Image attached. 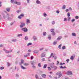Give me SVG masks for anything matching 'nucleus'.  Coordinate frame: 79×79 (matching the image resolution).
I'll list each match as a JSON object with an SVG mask.
<instances>
[{"label": "nucleus", "mask_w": 79, "mask_h": 79, "mask_svg": "<svg viewBox=\"0 0 79 79\" xmlns=\"http://www.w3.org/2000/svg\"><path fill=\"white\" fill-rule=\"evenodd\" d=\"M69 10L70 11H72V10H73V9H72V8H71V7L69 8Z\"/></svg>", "instance_id": "bf43d9fd"}, {"label": "nucleus", "mask_w": 79, "mask_h": 79, "mask_svg": "<svg viewBox=\"0 0 79 79\" xmlns=\"http://www.w3.org/2000/svg\"><path fill=\"white\" fill-rule=\"evenodd\" d=\"M4 50H5V52H6L7 53H10L9 51H7L5 49H4Z\"/></svg>", "instance_id": "a19ab883"}, {"label": "nucleus", "mask_w": 79, "mask_h": 79, "mask_svg": "<svg viewBox=\"0 0 79 79\" xmlns=\"http://www.w3.org/2000/svg\"><path fill=\"white\" fill-rule=\"evenodd\" d=\"M6 11H8V12H9L10 11V8H7L6 9Z\"/></svg>", "instance_id": "c85d7f7f"}, {"label": "nucleus", "mask_w": 79, "mask_h": 79, "mask_svg": "<svg viewBox=\"0 0 79 79\" xmlns=\"http://www.w3.org/2000/svg\"><path fill=\"white\" fill-rule=\"evenodd\" d=\"M7 19H8V20H11V18L9 17L7 18Z\"/></svg>", "instance_id": "e2e57ef3"}, {"label": "nucleus", "mask_w": 79, "mask_h": 79, "mask_svg": "<svg viewBox=\"0 0 79 79\" xmlns=\"http://www.w3.org/2000/svg\"><path fill=\"white\" fill-rule=\"evenodd\" d=\"M30 54H31V53H30V52L27 53V56H30Z\"/></svg>", "instance_id": "8fccbe9b"}, {"label": "nucleus", "mask_w": 79, "mask_h": 79, "mask_svg": "<svg viewBox=\"0 0 79 79\" xmlns=\"http://www.w3.org/2000/svg\"><path fill=\"white\" fill-rule=\"evenodd\" d=\"M18 18L19 19H21V16L20 15V16H19L18 17Z\"/></svg>", "instance_id": "0e129e2a"}, {"label": "nucleus", "mask_w": 79, "mask_h": 79, "mask_svg": "<svg viewBox=\"0 0 79 79\" xmlns=\"http://www.w3.org/2000/svg\"><path fill=\"white\" fill-rule=\"evenodd\" d=\"M22 36H23V34H18L17 35V37H21Z\"/></svg>", "instance_id": "b1692460"}, {"label": "nucleus", "mask_w": 79, "mask_h": 79, "mask_svg": "<svg viewBox=\"0 0 79 79\" xmlns=\"http://www.w3.org/2000/svg\"><path fill=\"white\" fill-rule=\"evenodd\" d=\"M14 3L15 4H16V5H21V3L20 2H17V1H15L14 2Z\"/></svg>", "instance_id": "39448f33"}, {"label": "nucleus", "mask_w": 79, "mask_h": 79, "mask_svg": "<svg viewBox=\"0 0 79 79\" xmlns=\"http://www.w3.org/2000/svg\"><path fill=\"white\" fill-rule=\"evenodd\" d=\"M52 35L54 36L55 35V32H52Z\"/></svg>", "instance_id": "5fc2aeb1"}, {"label": "nucleus", "mask_w": 79, "mask_h": 79, "mask_svg": "<svg viewBox=\"0 0 79 79\" xmlns=\"http://www.w3.org/2000/svg\"><path fill=\"white\" fill-rule=\"evenodd\" d=\"M10 16V15L8 14L6 15V18H7Z\"/></svg>", "instance_id": "58836bf2"}, {"label": "nucleus", "mask_w": 79, "mask_h": 79, "mask_svg": "<svg viewBox=\"0 0 79 79\" xmlns=\"http://www.w3.org/2000/svg\"><path fill=\"white\" fill-rule=\"evenodd\" d=\"M21 10H18L16 11L17 13H20V12H21Z\"/></svg>", "instance_id": "3c124183"}, {"label": "nucleus", "mask_w": 79, "mask_h": 79, "mask_svg": "<svg viewBox=\"0 0 79 79\" xmlns=\"http://www.w3.org/2000/svg\"><path fill=\"white\" fill-rule=\"evenodd\" d=\"M30 20L29 19H27L26 23L29 24V23H30Z\"/></svg>", "instance_id": "f8f14e48"}, {"label": "nucleus", "mask_w": 79, "mask_h": 79, "mask_svg": "<svg viewBox=\"0 0 79 79\" xmlns=\"http://www.w3.org/2000/svg\"><path fill=\"white\" fill-rule=\"evenodd\" d=\"M45 53L43 52L41 54V57L44 58V57H45Z\"/></svg>", "instance_id": "423d86ee"}, {"label": "nucleus", "mask_w": 79, "mask_h": 79, "mask_svg": "<svg viewBox=\"0 0 79 79\" xmlns=\"http://www.w3.org/2000/svg\"><path fill=\"white\" fill-rule=\"evenodd\" d=\"M23 64L24 65V66H28L29 65V64L27 63H25L24 64Z\"/></svg>", "instance_id": "e433bc0d"}, {"label": "nucleus", "mask_w": 79, "mask_h": 79, "mask_svg": "<svg viewBox=\"0 0 79 79\" xmlns=\"http://www.w3.org/2000/svg\"><path fill=\"white\" fill-rule=\"evenodd\" d=\"M41 61H45V58H43L41 59Z\"/></svg>", "instance_id": "37998d69"}, {"label": "nucleus", "mask_w": 79, "mask_h": 79, "mask_svg": "<svg viewBox=\"0 0 79 79\" xmlns=\"http://www.w3.org/2000/svg\"><path fill=\"white\" fill-rule=\"evenodd\" d=\"M50 67L51 68H53V66H54L53 64V63H51L50 64Z\"/></svg>", "instance_id": "cd10ccee"}, {"label": "nucleus", "mask_w": 79, "mask_h": 79, "mask_svg": "<svg viewBox=\"0 0 79 79\" xmlns=\"http://www.w3.org/2000/svg\"><path fill=\"white\" fill-rule=\"evenodd\" d=\"M21 63L22 64H23L24 63V60L23 59L21 60Z\"/></svg>", "instance_id": "a18cd8bd"}, {"label": "nucleus", "mask_w": 79, "mask_h": 79, "mask_svg": "<svg viewBox=\"0 0 79 79\" xmlns=\"http://www.w3.org/2000/svg\"><path fill=\"white\" fill-rule=\"evenodd\" d=\"M21 30L24 32H27L28 31V29L26 27L23 28L21 29Z\"/></svg>", "instance_id": "f03ea898"}, {"label": "nucleus", "mask_w": 79, "mask_h": 79, "mask_svg": "<svg viewBox=\"0 0 79 79\" xmlns=\"http://www.w3.org/2000/svg\"><path fill=\"white\" fill-rule=\"evenodd\" d=\"M51 32H54L55 31V29L53 28H52L51 29Z\"/></svg>", "instance_id": "412c9836"}, {"label": "nucleus", "mask_w": 79, "mask_h": 79, "mask_svg": "<svg viewBox=\"0 0 79 79\" xmlns=\"http://www.w3.org/2000/svg\"><path fill=\"white\" fill-rule=\"evenodd\" d=\"M21 24L19 25L20 28H23L25 26V23H21Z\"/></svg>", "instance_id": "20e7f679"}, {"label": "nucleus", "mask_w": 79, "mask_h": 79, "mask_svg": "<svg viewBox=\"0 0 79 79\" xmlns=\"http://www.w3.org/2000/svg\"><path fill=\"white\" fill-rule=\"evenodd\" d=\"M29 39V37L27 36H25L24 38L25 40H28Z\"/></svg>", "instance_id": "6e6552de"}, {"label": "nucleus", "mask_w": 79, "mask_h": 79, "mask_svg": "<svg viewBox=\"0 0 79 79\" xmlns=\"http://www.w3.org/2000/svg\"><path fill=\"white\" fill-rule=\"evenodd\" d=\"M35 77L36 79H39V77L38 75H37V74L35 75Z\"/></svg>", "instance_id": "bb28decb"}, {"label": "nucleus", "mask_w": 79, "mask_h": 79, "mask_svg": "<svg viewBox=\"0 0 79 79\" xmlns=\"http://www.w3.org/2000/svg\"><path fill=\"white\" fill-rule=\"evenodd\" d=\"M48 39L49 40H51V35H49L48 36Z\"/></svg>", "instance_id": "6ab92c4d"}, {"label": "nucleus", "mask_w": 79, "mask_h": 79, "mask_svg": "<svg viewBox=\"0 0 79 79\" xmlns=\"http://www.w3.org/2000/svg\"><path fill=\"white\" fill-rule=\"evenodd\" d=\"M60 69H65V68H66V66L63 67L62 66H61L60 67Z\"/></svg>", "instance_id": "4be33fe9"}, {"label": "nucleus", "mask_w": 79, "mask_h": 79, "mask_svg": "<svg viewBox=\"0 0 79 79\" xmlns=\"http://www.w3.org/2000/svg\"><path fill=\"white\" fill-rule=\"evenodd\" d=\"M43 16H44V17H46L47 16V14L45 13H44L43 14Z\"/></svg>", "instance_id": "c756f323"}, {"label": "nucleus", "mask_w": 79, "mask_h": 79, "mask_svg": "<svg viewBox=\"0 0 79 79\" xmlns=\"http://www.w3.org/2000/svg\"><path fill=\"white\" fill-rule=\"evenodd\" d=\"M70 19H71V17H69L68 18V21H70Z\"/></svg>", "instance_id": "864d4df0"}, {"label": "nucleus", "mask_w": 79, "mask_h": 79, "mask_svg": "<svg viewBox=\"0 0 79 79\" xmlns=\"http://www.w3.org/2000/svg\"><path fill=\"white\" fill-rule=\"evenodd\" d=\"M32 45V43H29L28 44H27V46H29V45Z\"/></svg>", "instance_id": "4c0bfd02"}, {"label": "nucleus", "mask_w": 79, "mask_h": 79, "mask_svg": "<svg viewBox=\"0 0 79 79\" xmlns=\"http://www.w3.org/2000/svg\"><path fill=\"white\" fill-rule=\"evenodd\" d=\"M15 77L16 79H18V78H19V76L18 74H16L15 75Z\"/></svg>", "instance_id": "ddd939ff"}, {"label": "nucleus", "mask_w": 79, "mask_h": 79, "mask_svg": "<svg viewBox=\"0 0 79 79\" xmlns=\"http://www.w3.org/2000/svg\"><path fill=\"white\" fill-rule=\"evenodd\" d=\"M46 9H48V10H50L51 9V8H50V6H48L46 7Z\"/></svg>", "instance_id": "5701e85b"}, {"label": "nucleus", "mask_w": 79, "mask_h": 79, "mask_svg": "<svg viewBox=\"0 0 79 79\" xmlns=\"http://www.w3.org/2000/svg\"><path fill=\"white\" fill-rule=\"evenodd\" d=\"M47 64H45L44 65V68L45 69L47 67Z\"/></svg>", "instance_id": "f704fd0d"}, {"label": "nucleus", "mask_w": 79, "mask_h": 79, "mask_svg": "<svg viewBox=\"0 0 79 79\" xmlns=\"http://www.w3.org/2000/svg\"><path fill=\"white\" fill-rule=\"evenodd\" d=\"M61 45H62L61 44H60V45H59V46H58L59 48L60 49H61Z\"/></svg>", "instance_id": "c9c22d12"}, {"label": "nucleus", "mask_w": 79, "mask_h": 79, "mask_svg": "<svg viewBox=\"0 0 79 79\" xmlns=\"http://www.w3.org/2000/svg\"><path fill=\"white\" fill-rule=\"evenodd\" d=\"M31 64L32 65H34V62L33 61H31Z\"/></svg>", "instance_id": "de8ad7c7"}, {"label": "nucleus", "mask_w": 79, "mask_h": 79, "mask_svg": "<svg viewBox=\"0 0 79 79\" xmlns=\"http://www.w3.org/2000/svg\"><path fill=\"white\" fill-rule=\"evenodd\" d=\"M64 21L66 22L68 21V19H67V18H64Z\"/></svg>", "instance_id": "79ce46f5"}, {"label": "nucleus", "mask_w": 79, "mask_h": 79, "mask_svg": "<svg viewBox=\"0 0 79 79\" xmlns=\"http://www.w3.org/2000/svg\"><path fill=\"white\" fill-rule=\"evenodd\" d=\"M72 35L74 37H76V34L75 33L73 32L72 34Z\"/></svg>", "instance_id": "9d476101"}, {"label": "nucleus", "mask_w": 79, "mask_h": 79, "mask_svg": "<svg viewBox=\"0 0 79 79\" xmlns=\"http://www.w3.org/2000/svg\"><path fill=\"white\" fill-rule=\"evenodd\" d=\"M33 53H39V51L37 50H35L33 51Z\"/></svg>", "instance_id": "393cba45"}, {"label": "nucleus", "mask_w": 79, "mask_h": 79, "mask_svg": "<svg viewBox=\"0 0 79 79\" xmlns=\"http://www.w3.org/2000/svg\"><path fill=\"white\" fill-rule=\"evenodd\" d=\"M61 36H59L57 39V40H60L61 39Z\"/></svg>", "instance_id": "dca6fc26"}, {"label": "nucleus", "mask_w": 79, "mask_h": 79, "mask_svg": "<svg viewBox=\"0 0 79 79\" xmlns=\"http://www.w3.org/2000/svg\"><path fill=\"white\" fill-rule=\"evenodd\" d=\"M34 58V56H31V60H33V59Z\"/></svg>", "instance_id": "774afa93"}, {"label": "nucleus", "mask_w": 79, "mask_h": 79, "mask_svg": "<svg viewBox=\"0 0 79 79\" xmlns=\"http://www.w3.org/2000/svg\"><path fill=\"white\" fill-rule=\"evenodd\" d=\"M36 3L37 4H40V2L39 0H37L36 1Z\"/></svg>", "instance_id": "a878e982"}, {"label": "nucleus", "mask_w": 79, "mask_h": 79, "mask_svg": "<svg viewBox=\"0 0 79 79\" xmlns=\"http://www.w3.org/2000/svg\"><path fill=\"white\" fill-rule=\"evenodd\" d=\"M75 21V19H73L71 20V22H74Z\"/></svg>", "instance_id": "09e8293b"}, {"label": "nucleus", "mask_w": 79, "mask_h": 79, "mask_svg": "<svg viewBox=\"0 0 79 79\" xmlns=\"http://www.w3.org/2000/svg\"><path fill=\"white\" fill-rule=\"evenodd\" d=\"M52 67L53 68H53L54 70H56V69H57V67H56V66L54 65Z\"/></svg>", "instance_id": "1a4fd4ad"}, {"label": "nucleus", "mask_w": 79, "mask_h": 79, "mask_svg": "<svg viewBox=\"0 0 79 79\" xmlns=\"http://www.w3.org/2000/svg\"><path fill=\"white\" fill-rule=\"evenodd\" d=\"M32 38H33V39L34 40V41L37 40V38L35 36H33Z\"/></svg>", "instance_id": "0eeeda50"}, {"label": "nucleus", "mask_w": 79, "mask_h": 79, "mask_svg": "<svg viewBox=\"0 0 79 79\" xmlns=\"http://www.w3.org/2000/svg\"><path fill=\"white\" fill-rule=\"evenodd\" d=\"M67 15H68V17H69V16H70V14L69 13H68Z\"/></svg>", "instance_id": "13d9d810"}, {"label": "nucleus", "mask_w": 79, "mask_h": 79, "mask_svg": "<svg viewBox=\"0 0 79 79\" xmlns=\"http://www.w3.org/2000/svg\"><path fill=\"white\" fill-rule=\"evenodd\" d=\"M56 13H57V14H59V13H60V11L58 10H57L56 11Z\"/></svg>", "instance_id": "603ef678"}, {"label": "nucleus", "mask_w": 79, "mask_h": 79, "mask_svg": "<svg viewBox=\"0 0 79 79\" xmlns=\"http://www.w3.org/2000/svg\"><path fill=\"white\" fill-rule=\"evenodd\" d=\"M21 68H22V69H26V68L23 67L22 65H21Z\"/></svg>", "instance_id": "473e14b6"}, {"label": "nucleus", "mask_w": 79, "mask_h": 79, "mask_svg": "<svg viewBox=\"0 0 79 79\" xmlns=\"http://www.w3.org/2000/svg\"><path fill=\"white\" fill-rule=\"evenodd\" d=\"M41 76L43 78H46V75L45 74H42Z\"/></svg>", "instance_id": "9b49d317"}, {"label": "nucleus", "mask_w": 79, "mask_h": 79, "mask_svg": "<svg viewBox=\"0 0 79 79\" xmlns=\"http://www.w3.org/2000/svg\"><path fill=\"white\" fill-rule=\"evenodd\" d=\"M32 68H33L34 69H36V66L35 65H33L32 66Z\"/></svg>", "instance_id": "72a5a7b5"}, {"label": "nucleus", "mask_w": 79, "mask_h": 79, "mask_svg": "<svg viewBox=\"0 0 79 79\" xmlns=\"http://www.w3.org/2000/svg\"><path fill=\"white\" fill-rule=\"evenodd\" d=\"M56 44H57V43L56 42H55V41L53 43V45H56Z\"/></svg>", "instance_id": "49530a36"}, {"label": "nucleus", "mask_w": 79, "mask_h": 79, "mask_svg": "<svg viewBox=\"0 0 79 79\" xmlns=\"http://www.w3.org/2000/svg\"><path fill=\"white\" fill-rule=\"evenodd\" d=\"M10 2L12 3H13V2H14V0H10Z\"/></svg>", "instance_id": "052dcab7"}, {"label": "nucleus", "mask_w": 79, "mask_h": 79, "mask_svg": "<svg viewBox=\"0 0 79 79\" xmlns=\"http://www.w3.org/2000/svg\"><path fill=\"white\" fill-rule=\"evenodd\" d=\"M76 19H78L79 18V16H76L75 17Z\"/></svg>", "instance_id": "69168bd1"}, {"label": "nucleus", "mask_w": 79, "mask_h": 79, "mask_svg": "<svg viewBox=\"0 0 79 79\" xmlns=\"http://www.w3.org/2000/svg\"><path fill=\"white\" fill-rule=\"evenodd\" d=\"M2 15L3 18V19H5L6 18V16H5V14L4 13H2Z\"/></svg>", "instance_id": "2eb2a0df"}, {"label": "nucleus", "mask_w": 79, "mask_h": 79, "mask_svg": "<svg viewBox=\"0 0 79 79\" xmlns=\"http://www.w3.org/2000/svg\"><path fill=\"white\" fill-rule=\"evenodd\" d=\"M63 64H65V63H62L61 62L60 63V66H63Z\"/></svg>", "instance_id": "ea45409f"}, {"label": "nucleus", "mask_w": 79, "mask_h": 79, "mask_svg": "<svg viewBox=\"0 0 79 79\" xmlns=\"http://www.w3.org/2000/svg\"><path fill=\"white\" fill-rule=\"evenodd\" d=\"M66 8V6H65V5H64L63 7H62V9H63L64 10Z\"/></svg>", "instance_id": "c03bdc74"}, {"label": "nucleus", "mask_w": 79, "mask_h": 79, "mask_svg": "<svg viewBox=\"0 0 79 79\" xmlns=\"http://www.w3.org/2000/svg\"><path fill=\"white\" fill-rule=\"evenodd\" d=\"M44 48H40V51H42V50H44Z\"/></svg>", "instance_id": "4d7b16f0"}, {"label": "nucleus", "mask_w": 79, "mask_h": 79, "mask_svg": "<svg viewBox=\"0 0 79 79\" xmlns=\"http://www.w3.org/2000/svg\"><path fill=\"white\" fill-rule=\"evenodd\" d=\"M1 70H2V69H4V67H1L0 68Z\"/></svg>", "instance_id": "6e6d98bb"}, {"label": "nucleus", "mask_w": 79, "mask_h": 79, "mask_svg": "<svg viewBox=\"0 0 79 79\" xmlns=\"http://www.w3.org/2000/svg\"><path fill=\"white\" fill-rule=\"evenodd\" d=\"M53 55V53H51L50 56L48 57V59H50V58H51V57H52V56Z\"/></svg>", "instance_id": "4468645a"}, {"label": "nucleus", "mask_w": 79, "mask_h": 79, "mask_svg": "<svg viewBox=\"0 0 79 79\" xmlns=\"http://www.w3.org/2000/svg\"><path fill=\"white\" fill-rule=\"evenodd\" d=\"M56 76H58V77H54L55 79H58L61 78L62 76V73L61 71H59L56 73Z\"/></svg>", "instance_id": "f257e3e1"}, {"label": "nucleus", "mask_w": 79, "mask_h": 79, "mask_svg": "<svg viewBox=\"0 0 79 79\" xmlns=\"http://www.w3.org/2000/svg\"><path fill=\"white\" fill-rule=\"evenodd\" d=\"M74 57L73 56H71L70 57L71 60H72L73 61V60H74Z\"/></svg>", "instance_id": "a211bd4d"}, {"label": "nucleus", "mask_w": 79, "mask_h": 79, "mask_svg": "<svg viewBox=\"0 0 79 79\" xmlns=\"http://www.w3.org/2000/svg\"><path fill=\"white\" fill-rule=\"evenodd\" d=\"M43 36H46L47 35V33L45 32H44L43 33Z\"/></svg>", "instance_id": "f3484780"}, {"label": "nucleus", "mask_w": 79, "mask_h": 79, "mask_svg": "<svg viewBox=\"0 0 79 79\" xmlns=\"http://www.w3.org/2000/svg\"><path fill=\"white\" fill-rule=\"evenodd\" d=\"M17 40L16 39H13L12 40V42H16Z\"/></svg>", "instance_id": "aec40b11"}, {"label": "nucleus", "mask_w": 79, "mask_h": 79, "mask_svg": "<svg viewBox=\"0 0 79 79\" xmlns=\"http://www.w3.org/2000/svg\"><path fill=\"white\" fill-rule=\"evenodd\" d=\"M62 48V50H64V49H65L66 48V46H63Z\"/></svg>", "instance_id": "2f4dec72"}, {"label": "nucleus", "mask_w": 79, "mask_h": 79, "mask_svg": "<svg viewBox=\"0 0 79 79\" xmlns=\"http://www.w3.org/2000/svg\"><path fill=\"white\" fill-rule=\"evenodd\" d=\"M20 15L21 16H22V17L24 16V14H21Z\"/></svg>", "instance_id": "338daca9"}, {"label": "nucleus", "mask_w": 79, "mask_h": 79, "mask_svg": "<svg viewBox=\"0 0 79 79\" xmlns=\"http://www.w3.org/2000/svg\"><path fill=\"white\" fill-rule=\"evenodd\" d=\"M69 59H67L66 60V61H67V63H68V62H69Z\"/></svg>", "instance_id": "680f3d73"}, {"label": "nucleus", "mask_w": 79, "mask_h": 79, "mask_svg": "<svg viewBox=\"0 0 79 79\" xmlns=\"http://www.w3.org/2000/svg\"><path fill=\"white\" fill-rule=\"evenodd\" d=\"M52 25H54V24H55V22L54 21H52Z\"/></svg>", "instance_id": "7c9ffc66"}, {"label": "nucleus", "mask_w": 79, "mask_h": 79, "mask_svg": "<svg viewBox=\"0 0 79 79\" xmlns=\"http://www.w3.org/2000/svg\"><path fill=\"white\" fill-rule=\"evenodd\" d=\"M66 74L67 75H72L73 73L71 71H69L67 72Z\"/></svg>", "instance_id": "7ed1b4c3"}]
</instances>
